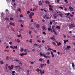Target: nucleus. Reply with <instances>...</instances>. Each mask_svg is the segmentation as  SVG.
Segmentation results:
<instances>
[{"label": "nucleus", "instance_id": "f257e3e1", "mask_svg": "<svg viewBox=\"0 0 75 75\" xmlns=\"http://www.w3.org/2000/svg\"><path fill=\"white\" fill-rule=\"evenodd\" d=\"M40 56H43L44 57V58H49V59H50V56H46L45 55V54L44 53L42 54V52H40Z\"/></svg>", "mask_w": 75, "mask_h": 75}, {"label": "nucleus", "instance_id": "f03ea898", "mask_svg": "<svg viewBox=\"0 0 75 75\" xmlns=\"http://www.w3.org/2000/svg\"><path fill=\"white\" fill-rule=\"evenodd\" d=\"M49 10L51 11H53V9H52V8H53V6H52L50 4L49 5Z\"/></svg>", "mask_w": 75, "mask_h": 75}, {"label": "nucleus", "instance_id": "7ed1b4c3", "mask_svg": "<svg viewBox=\"0 0 75 75\" xmlns=\"http://www.w3.org/2000/svg\"><path fill=\"white\" fill-rule=\"evenodd\" d=\"M44 1H41L40 0L39 1V5L40 6L41 5H42V4H43V3H44Z\"/></svg>", "mask_w": 75, "mask_h": 75}, {"label": "nucleus", "instance_id": "20e7f679", "mask_svg": "<svg viewBox=\"0 0 75 75\" xmlns=\"http://www.w3.org/2000/svg\"><path fill=\"white\" fill-rule=\"evenodd\" d=\"M8 68L10 70H11V69H13V68H14V66L13 65H11V67L10 66H8Z\"/></svg>", "mask_w": 75, "mask_h": 75}, {"label": "nucleus", "instance_id": "39448f33", "mask_svg": "<svg viewBox=\"0 0 75 75\" xmlns=\"http://www.w3.org/2000/svg\"><path fill=\"white\" fill-rule=\"evenodd\" d=\"M42 70H40V74L41 75H42V74H44V72H45V71L44 70H42Z\"/></svg>", "mask_w": 75, "mask_h": 75}, {"label": "nucleus", "instance_id": "423d86ee", "mask_svg": "<svg viewBox=\"0 0 75 75\" xmlns=\"http://www.w3.org/2000/svg\"><path fill=\"white\" fill-rule=\"evenodd\" d=\"M56 28L57 29L58 31H60L61 29L60 28V27H59V26H57Z\"/></svg>", "mask_w": 75, "mask_h": 75}, {"label": "nucleus", "instance_id": "0eeeda50", "mask_svg": "<svg viewBox=\"0 0 75 75\" xmlns=\"http://www.w3.org/2000/svg\"><path fill=\"white\" fill-rule=\"evenodd\" d=\"M9 24L10 25H13L14 27L15 26V24H14V23L10 22Z\"/></svg>", "mask_w": 75, "mask_h": 75}, {"label": "nucleus", "instance_id": "6e6552de", "mask_svg": "<svg viewBox=\"0 0 75 75\" xmlns=\"http://www.w3.org/2000/svg\"><path fill=\"white\" fill-rule=\"evenodd\" d=\"M56 43H57L58 46H59V45H61V43L60 42H58L56 41Z\"/></svg>", "mask_w": 75, "mask_h": 75}, {"label": "nucleus", "instance_id": "1a4fd4ad", "mask_svg": "<svg viewBox=\"0 0 75 75\" xmlns=\"http://www.w3.org/2000/svg\"><path fill=\"white\" fill-rule=\"evenodd\" d=\"M42 29H43V30H47V28H45V27L43 26L42 27Z\"/></svg>", "mask_w": 75, "mask_h": 75}, {"label": "nucleus", "instance_id": "9d476101", "mask_svg": "<svg viewBox=\"0 0 75 75\" xmlns=\"http://www.w3.org/2000/svg\"><path fill=\"white\" fill-rule=\"evenodd\" d=\"M36 25V28H40V25H39V24H37Z\"/></svg>", "mask_w": 75, "mask_h": 75}, {"label": "nucleus", "instance_id": "9b49d317", "mask_svg": "<svg viewBox=\"0 0 75 75\" xmlns=\"http://www.w3.org/2000/svg\"><path fill=\"white\" fill-rule=\"evenodd\" d=\"M63 41L64 44H66V43H67V42H68L69 41L68 40H64Z\"/></svg>", "mask_w": 75, "mask_h": 75}, {"label": "nucleus", "instance_id": "f8f14e48", "mask_svg": "<svg viewBox=\"0 0 75 75\" xmlns=\"http://www.w3.org/2000/svg\"><path fill=\"white\" fill-rule=\"evenodd\" d=\"M46 4H50V2H49L48 1H45Z\"/></svg>", "mask_w": 75, "mask_h": 75}, {"label": "nucleus", "instance_id": "ddd939ff", "mask_svg": "<svg viewBox=\"0 0 75 75\" xmlns=\"http://www.w3.org/2000/svg\"><path fill=\"white\" fill-rule=\"evenodd\" d=\"M53 31L54 33V34H55V35H58V34H57V33L55 31V30H53Z\"/></svg>", "mask_w": 75, "mask_h": 75}, {"label": "nucleus", "instance_id": "4468645a", "mask_svg": "<svg viewBox=\"0 0 75 75\" xmlns=\"http://www.w3.org/2000/svg\"><path fill=\"white\" fill-rule=\"evenodd\" d=\"M36 71L38 72H39L40 71V70L39 69H37L36 70Z\"/></svg>", "mask_w": 75, "mask_h": 75}, {"label": "nucleus", "instance_id": "2eb2a0df", "mask_svg": "<svg viewBox=\"0 0 75 75\" xmlns=\"http://www.w3.org/2000/svg\"><path fill=\"white\" fill-rule=\"evenodd\" d=\"M52 44H53V45H54V46H56V47H57V45H56V44H55V42H52Z\"/></svg>", "mask_w": 75, "mask_h": 75}, {"label": "nucleus", "instance_id": "dca6fc26", "mask_svg": "<svg viewBox=\"0 0 75 75\" xmlns=\"http://www.w3.org/2000/svg\"><path fill=\"white\" fill-rule=\"evenodd\" d=\"M46 65H47V64H40V66H46Z\"/></svg>", "mask_w": 75, "mask_h": 75}, {"label": "nucleus", "instance_id": "f3484780", "mask_svg": "<svg viewBox=\"0 0 75 75\" xmlns=\"http://www.w3.org/2000/svg\"><path fill=\"white\" fill-rule=\"evenodd\" d=\"M71 47L70 46H67V49L66 48V50H68L69 48Z\"/></svg>", "mask_w": 75, "mask_h": 75}, {"label": "nucleus", "instance_id": "a211bd4d", "mask_svg": "<svg viewBox=\"0 0 75 75\" xmlns=\"http://www.w3.org/2000/svg\"><path fill=\"white\" fill-rule=\"evenodd\" d=\"M20 55H21V57H22V56H23V55H24V53H23L22 54H19Z\"/></svg>", "mask_w": 75, "mask_h": 75}, {"label": "nucleus", "instance_id": "6ab92c4d", "mask_svg": "<svg viewBox=\"0 0 75 75\" xmlns=\"http://www.w3.org/2000/svg\"><path fill=\"white\" fill-rule=\"evenodd\" d=\"M39 61H44V59H43L40 58L39 59Z\"/></svg>", "mask_w": 75, "mask_h": 75}, {"label": "nucleus", "instance_id": "aec40b11", "mask_svg": "<svg viewBox=\"0 0 75 75\" xmlns=\"http://www.w3.org/2000/svg\"><path fill=\"white\" fill-rule=\"evenodd\" d=\"M32 16H33L31 14H30L29 15L30 18V19H31V18H33V17H32Z\"/></svg>", "mask_w": 75, "mask_h": 75}, {"label": "nucleus", "instance_id": "412c9836", "mask_svg": "<svg viewBox=\"0 0 75 75\" xmlns=\"http://www.w3.org/2000/svg\"><path fill=\"white\" fill-rule=\"evenodd\" d=\"M50 39H51V40H53L54 41H55V39L52 37L50 38Z\"/></svg>", "mask_w": 75, "mask_h": 75}, {"label": "nucleus", "instance_id": "4be33fe9", "mask_svg": "<svg viewBox=\"0 0 75 75\" xmlns=\"http://www.w3.org/2000/svg\"><path fill=\"white\" fill-rule=\"evenodd\" d=\"M16 41H17V42H18V43H19V42H20V40L19 39H17L16 40Z\"/></svg>", "mask_w": 75, "mask_h": 75}, {"label": "nucleus", "instance_id": "5701e85b", "mask_svg": "<svg viewBox=\"0 0 75 75\" xmlns=\"http://www.w3.org/2000/svg\"><path fill=\"white\" fill-rule=\"evenodd\" d=\"M71 25L72 27H74V23H72L71 24Z\"/></svg>", "mask_w": 75, "mask_h": 75}, {"label": "nucleus", "instance_id": "b1692460", "mask_svg": "<svg viewBox=\"0 0 75 75\" xmlns=\"http://www.w3.org/2000/svg\"><path fill=\"white\" fill-rule=\"evenodd\" d=\"M69 9H70V10H73L74 9V8H73L71 6H69Z\"/></svg>", "mask_w": 75, "mask_h": 75}, {"label": "nucleus", "instance_id": "393cba45", "mask_svg": "<svg viewBox=\"0 0 75 75\" xmlns=\"http://www.w3.org/2000/svg\"><path fill=\"white\" fill-rule=\"evenodd\" d=\"M18 11H19L20 13H21V9L19 8L18 9Z\"/></svg>", "mask_w": 75, "mask_h": 75}, {"label": "nucleus", "instance_id": "a878e982", "mask_svg": "<svg viewBox=\"0 0 75 75\" xmlns=\"http://www.w3.org/2000/svg\"><path fill=\"white\" fill-rule=\"evenodd\" d=\"M50 54V52H47L46 53V55H49V54Z\"/></svg>", "mask_w": 75, "mask_h": 75}, {"label": "nucleus", "instance_id": "bb28decb", "mask_svg": "<svg viewBox=\"0 0 75 75\" xmlns=\"http://www.w3.org/2000/svg\"><path fill=\"white\" fill-rule=\"evenodd\" d=\"M72 67L73 68H74V67H75V64L74 63H72Z\"/></svg>", "mask_w": 75, "mask_h": 75}, {"label": "nucleus", "instance_id": "cd10ccee", "mask_svg": "<svg viewBox=\"0 0 75 75\" xmlns=\"http://www.w3.org/2000/svg\"><path fill=\"white\" fill-rule=\"evenodd\" d=\"M15 68H21V67H20V66H15Z\"/></svg>", "mask_w": 75, "mask_h": 75}, {"label": "nucleus", "instance_id": "c85d7f7f", "mask_svg": "<svg viewBox=\"0 0 75 75\" xmlns=\"http://www.w3.org/2000/svg\"><path fill=\"white\" fill-rule=\"evenodd\" d=\"M0 63L1 64H4L3 62L1 61H0Z\"/></svg>", "mask_w": 75, "mask_h": 75}, {"label": "nucleus", "instance_id": "c756f323", "mask_svg": "<svg viewBox=\"0 0 75 75\" xmlns=\"http://www.w3.org/2000/svg\"><path fill=\"white\" fill-rule=\"evenodd\" d=\"M31 33H32V31H31L30 30L29 31V34H31Z\"/></svg>", "mask_w": 75, "mask_h": 75}, {"label": "nucleus", "instance_id": "7c9ffc66", "mask_svg": "<svg viewBox=\"0 0 75 75\" xmlns=\"http://www.w3.org/2000/svg\"><path fill=\"white\" fill-rule=\"evenodd\" d=\"M17 37H21V35L20 34L19 35H18Z\"/></svg>", "mask_w": 75, "mask_h": 75}, {"label": "nucleus", "instance_id": "2f4dec72", "mask_svg": "<svg viewBox=\"0 0 75 75\" xmlns=\"http://www.w3.org/2000/svg\"><path fill=\"white\" fill-rule=\"evenodd\" d=\"M30 42V43H32V39H30V40H29Z\"/></svg>", "mask_w": 75, "mask_h": 75}, {"label": "nucleus", "instance_id": "473e14b6", "mask_svg": "<svg viewBox=\"0 0 75 75\" xmlns=\"http://www.w3.org/2000/svg\"><path fill=\"white\" fill-rule=\"evenodd\" d=\"M59 8H61V9H62V10H63L64 9V8L62 6H60V7H59Z\"/></svg>", "mask_w": 75, "mask_h": 75}, {"label": "nucleus", "instance_id": "72a5a7b5", "mask_svg": "<svg viewBox=\"0 0 75 75\" xmlns=\"http://www.w3.org/2000/svg\"><path fill=\"white\" fill-rule=\"evenodd\" d=\"M20 51L21 52H23V51H24V49L23 48H21V49Z\"/></svg>", "mask_w": 75, "mask_h": 75}, {"label": "nucleus", "instance_id": "f704fd0d", "mask_svg": "<svg viewBox=\"0 0 75 75\" xmlns=\"http://www.w3.org/2000/svg\"><path fill=\"white\" fill-rule=\"evenodd\" d=\"M18 21H19V22H20V23H21V22H23V20H19Z\"/></svg>", "mask_w": 75, "mask_h": 75}, {"label": "nucleus", "instance_id": "c9c22d12", "mask_svg": "<svg viewBox=\"0 0 75 75\" xmlns=\"http://www.w3.org/2000/svg\"><path fill=\"white\" fill-rule=\"evenodd\" d=\"M47 63L48 64H50V60H49V59H48L47 60Z\"/></svg>", "mask_w": 75, "mask_h": 75}, {"label": "nucleus", "instance_id": "e433bc0d", "mask_svg": "<svg viewBox=\"0 0 75 75\" xmlns=\"http://www.w3.org/2000/svg\"><path fill=\"white\" fill-rule=\"evenodd\" d=\"M5 20H8V21H9V18H5Z\"/></svg>", "mask_w": 75, "mask_h": 75}, {"label": "nucleus", "instance_id": "4c0bfd02", "mask_svg": "<svg viewBox=\"0 0 75 75\" xmlns=\"http://www.w3.org/2000/svg\"><path fill=\"white\" fill-rule=\"evenodd\" d=\"M13 48H16V49H17V46H13Z\"/></svg>", "mask_w": 75, "mask_h": 75}, {"label": "nucleus", "instance_id": "58836bf2", "mask_svg": "<svg viewBox=\"0 0 75 75\" xmlns=\"http://www.w3.org/2000/svg\"><path fill=\"white\" fill-rule=\"evenodd\" d=\"M30 14H31V15H32V16H33V15H34V13L33 12H32L31 13H30Z\"/></svg>", "mask_w": 75, "mask_h": 75}, {"label": "nucleus", "instance_id": "ea45409f", "mask_svg": "<svg viewBox=\"0 0 75 75\" xmlns=\"http://www.w3.org/2000/svg\"><path fill=\"white\" fill-rule=\"evenodd\" d=\"M42 34H44V35H46V33H45V32H42Z\"/></svg>", "mask_w": 75, "mask_h": 75}, {"label": "nucleus", "instance_id": "a19ab883", "mask_svg": "<svg viewBox=\"0 0 75 75\" xmlns=\"http://www.w3.org/2000/svg\"><path fill=\"white\" fill-rule=\"evenodd\" d=\"M39 47L38 48H41V47H42V45H39Z\"/></svg>", "mask_w": 75, "mask_h": 75}, {"label": "nucleus", "instance_id": "79ce46f5", "mask_svg": "<svg viewBox=\"0 0 75 75\" xmlns=\"http://www.w3.org/2000/svg\"><path fill=\"white\" fill-rule=\"evenodd\" d=\"M20 17H21V18L23 17V15L22 14H21L20 15Z\"/></svg>", "mask_w": 75, "mask_h": 75}, {"label": "nucleus", "instance_id": "37998d69", "mask_svg": "<svg viewBox=\"0 0 75 75\" xmlns=\"http://www.w3.org/2000/svg\"><path fill=\"white\" fill-rule=\"evenodd\" d=\"M30 12L29 11H28L27 12V14H30Z\"/></svg>", "mask_w": 75, "mask_h": 75}, {"label": "nucleus", "instance_id": "c03bdc74", "mask_svg": "<svg viewBox=\"0 0 75 75\" xmlns=\"http://www.w3.org/2000/svg\"><path fill=\"white\" fill-rule=\"evenodd\" d=\"M6 60H7V61L9 60V59H8V56L7 57Z\"/></svg>", "mask_w": 75, "mask_h": 75}, {"label": "nucleus", "instance_id": "a18cd8bd", "mask_svg": "<svg viewBox=\"0 0 75 75\" xmlns=\"http://www.w3.org/2000/svg\"><path fill=\"white\" fill-rule=\"evenodd\" d=\"M13 19H14L13 18H10V20H13Z\"/></svg>", "mask_w": 75, "mask_h": 75}, {"label": "nucleus", "instance_id": "49530a36", "mask_svg": "<svg viewBox=\"0 0 75 75\" xmlns=\"http://www.w3.org/2000/svg\"><path fill=\"white\" fill-rule=\"evenodd\" d=\"M52 29H53V30H54V28H55V26L54 25H53L52 26Z\"/></svg>", "mask_w": 75, "mask_h": 75}, {"label": "nucleus", "instance_id": "de8ad7c7", "mask_svg": "<svg viewBox=\"0 0 75 75\" xmlns=\"http://www.w3.org/2000/svg\"><path fill=\"white\" fill-rule=\"evenodd\" d=\"M70 14V13L69 12L68 13H67V16H69V15Z\"/></svg>", "mask_w": 75, "mask_h": 75}, {"label": "nucleus", "instance_id": "09e8293b", "mask_svg": "<svg viewBox=\"0 0 75 75\" xmlns=\"http://www.w3.org/2000/svg\"><path fill=\"white\" fill-rule=\"evenodd\" d=\"M19 65H22V63H21V62H19Z\"/></svg>", "mask_w": 75, "mask_h": 75}, {"label": "nucleus", "instance_id": "8fccbe9b", "mask_svg": "<svg viewBox=\"0 0 75 75\" xmlns=\"http://www.w3.org/2000/svg\"><path fill=\"white\" fill-rule=\"evenodd\" d=\"M15 61H16L17 62H19V60H18L16 59L15 60Z\"/></svg>", "mask_w": 75, "mask_h": 75}, {"label": "nucleus", "instance_id": "3c124183", "mask_svg": "<svg viewBox=\"0 0 75 75\" xmlns=\"http://www.w3.org/2000/svg\"><path fill=\"white\" fill-rule=\"evenodd\" d=\"M64 1H65V2H66V3H68V1H67V0H64Z\"/></svg>", "mask_w": 75, "mask_h": 75}, {"label": "nucleus", "instance_id": "603ef678", "mask_svg": "<svg viewBox=\"0 0 75 75\" xmlns=\"http://www.w3.org/2000/svg\"><path fill=\"white\" fill-rule=\"evenodd\" d=\"M10 47L11 48H12L13 49H14V48L12 46H10Z\"/></svg>", "mask_w": 75, "mask_h": 75}, {"label": "nucleus", "instance_id": "864d4df0", "mask_svg": "<svg viewBox=\"0 0 75 75\" xmlns=\"http://www.w3.org/2000/svg\"><path fill=\"white\" fill-rule=\"evenodd\" d=\"M4 51H5V52H9V50H4Z\"/></svg>", "mask_w": 75, "mask_h": 75}, {"label": "nucleus", "instance_id": "5fc2aeb1", "mask_svg": "<svg viewBox=\"0 0 75 75\" xmlns=\"http://www.w3.org/2000/svg\"><path fill=\"white\" fill-rule=\"evenodd\" d=\"M69 28H72V26H71V25H70L69 26Z\"/></svg>", "mask_w": 75, "mask_h": 75}, {"label": "nucleus", "instance_id": "6e6d98bb", "mask_svg": "<svg viewBox=\"0 0 75 75\" xmlns=\"http://www.w3.org/2000/svg\"><path fill=\"white\" fill-rule=\"evenodd\" d=\"M50 25H52V23L51 21H50Z\"/></svg>", "mask_w": 75, "mask_h": 75}, {"label": "nucleus", "instance_id": "4d7b16f0", "mask_svg": "<svg viewBox=\"0 0 75 75\" xmlns=\"http://www.w3.org/2000/svg\"><path fill=\"white\" fill-rule=\"evenodd\" d=\"M31 64H34V62H30Z\"/></svg>", "mask_w": 75, "mask_h": 75}, {"label": "nucleus", "instance_id": "13d9d810", "mask_svg": "<svg viewBox=\"0 0 75 75\" xmlns=\"http://www.w3.org/2000/svg\"><path fill=\"white\" fill-rule=\"evenodd\" d=\"M47 47L48 48H50V46L49 45H47Z\"/></svg>", "mask_w": 75, "mask_h": 75}, {"label": "nucleus", "instance_id": "bf43d9fd", "mask_svg": "<svg viewBox=\"0 0 75 75\" xmlns=\"http://www.w3.org/2000/svg\"><path fill=\"white\" fill-rule=\"evenodd\" d=\"M50 50V51H51V49L49 48L47 49V51Z\"/></svg>", "mask_w": 75, "mask_h": 75}, {"label": "nucleus", "instance_id": "052dcab7", "mask_svg": "<svg viewBox=\"0 0 75 75\" xmlns=\"http://www.w3.org/2000/svg\"><path fill=\"white\" fill-rule=\"evenodd\" d=\"M50 52H51V55H53L54 54V53H53L52 52V51H51Z\"/></svg>", "mask_w": 75, "mask_h": 75}, {"label": "nucleus", "instance_id": "680f3d73", "mask_svg": "<svg viewBox=\"0 0 75 75\" xmlns=\"http://www.w3.org/2000/svg\"><path fill=\"white\" fill-rule=\"evenodd\" d=\"M38 42H41V40H38Z\"/></svg>", "mask_w": 75, "mask_h": 75}, {"label": "nucleus", "instance_id": "e2e57ef3", "mask_svg": "<svg viewBox=\"0 0 75 75\" xmlns=\"http://www.w3.org/2000/svg\"><path fill=\"white\" fill-rule=\"evenodd\" d=\"M21 27H24V26L22 24H21Z\"/></svg>", "mask_w": 75, "mask_h": 75}, {"label": "nucleus", "instance_id": "0e129e2a", "mask_svg": "<svg viewBox=\"0 0 75 75\" xmlns=\"http://www.w3.org/2000/svg\"><path fill=\"white\" fill-rule=\"evenodd\" d=\"M9 44H10L11 45V44H12V42H9Z\"/></svg>", "mask_w": 75, "mask_h": 75}, {"label": "nucleus", "instance_id": "69168bd1", "mask_svg": "<svg viewBox=\"0 0 75 75\" xmlns=\"http://www.w3.org/2000/svg\"><path fill=\"white\" fill-rule=\"evenodd\" d=\"M16 72V71H13L12 72V74H14V73H15Z\"/></svg>", "mask_w": 75, "mask_h": 75}, {"label": "nucleus", "instance_id": "338daca9", "mask_svg": "<svg viewBox=\"0 0 75 75\" xmlns=\"http://www.w3.org/2000/svg\"><path fill=\"white\" fill-rule=\"evenodd\" d=\"M52 58L54 57V54H52Z\"/></svg>", "mask_w": 75, "mask_h": 75}, {"label": "nucleus", "instance_id": "774afa93", "mask_svg": "<svg viewBox=\"0 0 75 75\" xmlns=\"http://www.w3.org/2000/svg\"><path fill=\"white\" fill-rule=\"evenodd\" d=\"M42 22H45V20L44 19L42 20Z\"/></svg>", "mask_w": 75, "mask_h": 75}]
</instances>
